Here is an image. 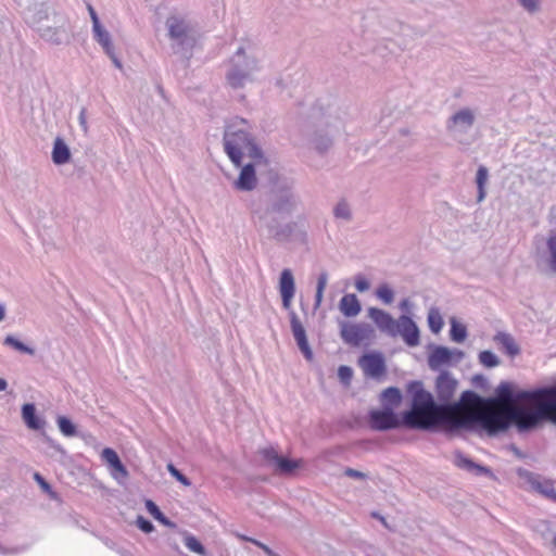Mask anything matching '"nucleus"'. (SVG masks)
<instances>
[{
    "instance_id": "f257e3e1",
    "label": "nucleus",
    "mask_w": 556,
    "mask_h": 556,
    "mask_svg": "<svg viewBox=\"0 0 556 556\" xmlns=\"http://www.w3.org/2000/svg\"><path fill=\"white\" fill-rule=\"evenodd\" d=\"M481 402V396L468 390L462 393L458 402L438 404L430 392L419 389L413 394L410 409L402 414V422L410 429L472 431L475 405Z\"/></svg>"
},
{
    "instance_id": "f03ea898",
    "label": "nucleus",
    "mask_w": 556,
    "mask_h": 556,
    "mask_svg": "<svg viewBox=\"0 0 556 556\" xmlns=\"http://www.w3.org/2000/svg\"><path fill=\"white\" fill-rule=\"evenodd\" d=\"M245 119L237 118L227 125L224 134V149L231 162L240 166L242 155L248 153L253 159H262V151L254 144Z\"/></svg>"
},
{
    "instance_id": "7ed1b4c3",
    "label": "nucleus",
    "mask_w": 556,
    "mask_h": 556,
    "mask_svg": "<svg viewBox=\"0 0 556 556\" xmlns=\"http://www.w3.org/2000/svg\"><path fill=\"white\" fill-rule=\"evenodd\" d=\"M166 27L174 53L189 59L198 41V31L194 26L185 17L172 15L166 20Z\"/></svg>"
},
{
    "instance_id": "20e7f679",
    "label": "nucleus",
    "mask_w": 556,
    "mask_h": 556,
    "mask_svg": "<svg viewBox=\"0 0 556 556\" xmlns=\"http://www.w3.org/2000/svg\"><path fill=\"white\" fill-rule=\"evenodd\" d=\"M257 70V61L248 58L243 48H239L231 59V67L227 74L228 83L233 88L242 87Z\"/></svg>"
},
{
    "instance_id": "39448f33",
    "label": "nucleus",
    "mask_w": 556,
    "mask_h": 556,
    "mask_svg": "<svg viewBox=\"0 0 556 556\" xmlns=\"http://www.w3.org/2000/svg\"><path fill=\"white\" fill-rule=\"evenodd\" d=\"M477 119V110L468 106L457 110L446 122L450 135L460 143H464L469 130Z\"/></svg>"
},
{
    "instance_id": "423d86ee",
    "label": "nucleus",
    "mask_w": 556,
    "mask_h": 556,
    "mask_svg": "<svg viewBox=\"0 0 556 556\" xmlns=\"http://www.w3.org/2000/svg\"><path fill=\"white\" fill-rule=\"evenodd\" d=\"M464 357V352L458 349L431 345L428 355V366L431 370H439L442 366L459 363Z\"/></svg>"
},
{
    "instance_id": "0eeeda50",
    "label": "nucleus",
    "mask_w": 556,
    "mask_h": 556,
    "mask_svg": "<svg viewBox=\"0 0 556 556\" xmlns=\"http://www.w3.org/2000/svg\"><path fill=\"white\" fill-rule=\"evenodd\" d=\"M340 334L345 343L357 346L364 341L370 340L372 338L374 328L366 323H343L341 325Z\"/></svg>"
},
{
    "instance_id": "6e6552de",
    "label": "nucleus",
    "mask_w": 556,
    "mask_h": 556,
    "mask_svg": "<svg viewBox=\"0 0 556 556\" xmlns=\"http://www.w3.org/2000/svg\"><path fill=\"white\" fill-rule=\"evenodd\" d=\"M299 203V197L290 188H281L273 194L268 207L276 214L289 215L295 211Z\"/></svg>"
},
{
    "instance_id": "1a4fd4ad",
    "label": "nucleus",
    "mask_w": 556,
    "mask_h": 556,
    "mask_svg": "<svg viewBox=\"0 0 556 556\" xmlns=\"http://www.w3.org/2000/svg\"><path fill=\"white\" fill-rule=\"evenodd\" d=\"M369 424L375 430L386 431L403 426L400 418L391 408L375 409L369 413Z\"/></svg>"
},
{
    "instance_id": "9d476101",
    "label": "nucleus",
    "mask_w": 556,
    "mask_h": 556,
    "mask_svg": "<svg viewBox=\"0 0 556 556\" xmlns=\"http://www.w3.org/2000/svg\"><path fill=\"white\" fill-rule=\"evenodd\" d=\"M400 336L406 345L414 348L420 342V332L416 323L407 315H401L396 319L394 338Z\"/></svg>"
},
{
    "instance_id": "9b49d317",
    "label": "nucleus",
    "mask_w": 556,
    "mask_h": 556,
    "mask_svg": "<svg viewBox=\"0 0 556 556\" xmlns=\"http://www.w3.org/2000/svg\"><path fill=\"white\" fill-rule=\"evenodd\" d=\"M517 475L521 480L527 482L534 491L547 497H556L555 489L551 480L542 478L540 475L531 472L523 468H519L517 470Z\"/></svg>"
},
{
    "instance_id": "f8f14e48",
    "label": "nucleus",
    "mask_w": 556,
    "mask_h": 556,
    "mask_svg": "<svg viewBox=\"0 0 556 556\" xmlns=\"http://www.w3.org/2000/svg\"><path fill=\"white\" fill-rule=\"evenodd\" d=\"M262 159H254V163H249L241 168L240 175L235 182L236 189L240 191H251L256 187V167L262 164Z\"/></svg>"
},
{
    "instance_id": "ddd939ff",
    "label": "nucleus",
    "mask_w": 556,
    "mask_h": 556,
    "mask_svg": "<svg viewBox=\"0 0 556 556\" xmlns=\"http://www.w3.org/2000/svg\"><path fill=\"white\" fill-rule=\"evenodd\" d=\"M367 312L380 332L394 338L396 320L388 312L377 307H369Z\"/></svg>"
},
{
    "instance_id": "4468645a",
    "label": "nucleus",
    "mask_w": 556,
    "mask_h": 556,
    "mask_svg": "<svg viewBox=\"0 0 556 556\" xmlns=\"http://www.w3.org/2000/svg\"><path fill=\"white\" fill-rule=\"evenodd\" d=\"M457 381L447 371H442L435 381V390L439 401L441 404H451L450 400L454 396L456 391Z\"/></svg>"
},
{
    "instance_id": "2eb2a0df",
    "label": "nucleus",
    "mask_w": 556,
    "mask_h": 556,
    "mask_svg": "<svg viewBox=\"0 0 556 556\" xmlns=\"http://www.w3.org/2000/svg\"><path fill=\"white\" fill-rule=\"evenodd\" d=\"M358 364L365 376L371 378L380 377L386 370L384 359L379 353H368L363 355L359 358Z\"/></svg>"
},
{
    "instance_id": "dca6fc26",
    "label": "nucleus",
    "mask_w": 556,
    "mask_h": 556,
    "mask_svg": "<svg viewBox=\"0 0 556 556\" xmlns=\"http://www.w3.org/2000/svg\"><path fill=\"white\" fill-rule=\"evenodd\" d=\"M274 214L276 213L269 207L265 210L255 208L252 212V218L255 226L260 229H266L270 237H274L276 229L280 225Z\"/></svg>"
},
{
    "instance_id": "f3484780",
    "label": "nucleus",
    "mask_w": 556,
    "mask_h": 556,
    "mask_svg": "<svg viewBox=\"0 0 556 556\" xmlns=\"http://www.w3.org/2000/svg\"><path fill=\"white\" fill-rule=\"evenodd\" d=\"M290 325H291L292 334L294 337V340H295L300 351L304 354V356L307 359H311L313 354H312V351H311V348H309V344L307 341L305 328L303 327L298 315L293 311L290 312Z\"/></svg>"
},
{
    "instance_id": "a211bd4d",
    "label": "nucleus",
    "mask_w": 556,
    "mask_h": 556,
    "mask_svg": "<svg viewBox=\"0 0 556 556\" xmlns=\"http://www.w3.org/2000/svg\"><path fill=\"white\" fill-rule=\"evenodd\" d=\"M279 292L283 308L290 309L295 293V282L292 271L288 268L283 269L280 274Z\"/></svg>"
},
{
    "instance_id": "6ab92c4d",
    "label": "nucleus",
    "mask_w": 556,
    "mask_h": 556,
    "mask_svg": "<svg viewBox=\"0 0 556 556\" xmlns=\"http://www.w3.org/2000/svg\"><path fill=\"white\" fill-rule=\"evenodd\" d=\"M38 31L43 40L53 45H61L68 38V29L65 27L64 23L56 27H39Z\"/></svg>"
},
{
    "instance_id": "aec40b11",
    "label": "nucleus",
    "mask_w": 556,
    "mask_h": 556,
    "mask_svg": "<svg viewBox=\"0 0 556 556\" xmlns=\"http://www.w3.org/2000/svg\"><path fill=\"white\" fill-rule=\"evenodd\" d=\"M454 464L458 468L471 472L476 476L491 475V470L488 467L476 464L472 459L460 452L455 453Z\"/></svg>"
},
{
    "instance_id": "412c9836",
    "label": "nucleus",
    "mask_w": 556,
    "mask_h": 556,
    "mask_svg": "<svg viewBox=\"0 0 556 556\" xmlns=\"http://www.w3.org/2000/svg\"><path fill=\"white\" fill-rule=\"evenodd\" d=\"M339 309L345 317H355L361 313L362 305L354 293H348L341 298Z\"/></svg>"
},
{
    "instance_id": "4be33fe9",
    "label": "nucleus",
    "mask_w": 556,
    "mask_h": 556,
    "mask_svg": "<svg viewBox=\"0 0 556 556\" xmlns=\"http://www.w3.org/2000/svg\"><path fill=\"white\" fill-rule=\"evenodd\" d=\"M22 418L31 430H40L45 425V421L36 415V407L31 403L22 406Z\"/></svg>"
},
{
    "instance_id": "5701e85b",
    "label": "nucleus",
    "mask_w": 556,
    "mask_h": 556,
    "mask_svg": "<svg viewBox=\"0 0 556 556\" xmlns=\"http://www.w3.org/2000/svg\"><path fill=\"white\" fill-rule=\"evenodd\" d=\"M71 159V151L63 139L56 138L52 149V161L55 165L66 164Z\"/></svg>"
},
{
    "instance_id": "b1692460",
    "label": "nucleus",
    "mask_w": 556,
    "mask_h": 556,
    "mask_svg": "<svg viewBox=\"0 0 556 556\" xmlns=\"http://www.w3.org/2000/svg\"><path fill=\"white\" fill-rule=\"evenodd\" d=\"M101 457L109 466H111L115 471H117L123 478L127 477L128 472H127L125 466L123 465V463L121 462L117 453L113 448L105 447L101 453Z\"/></svg>"
},
{
    "instance_id": "393cba45",
    "label": "nucleus",
    "mask_w": 556,
    "mask_h": 556,
    "mask_svg": "<svg viewBox=\"0 0 556 556\" xmlns=\"http://www.w3.org/2000/svg\"><path fill=\"white\" fill-rule=\"evenodd\" d=\"M494 341L511 357L518 355L520 352L515 339L509 333L497 332L494 337Z\"/></svg>"
},
{
    "instance_id": "a878e982",
    "label": "nucleus",
    "mask_w": 556,
    "mask_h": 556,
    "mask_svg": "<svg viewBox=\"0 0 556 556\" xmlns=\"http://www.w3.org/2000/svg\"><path fill=\"white\" fill-rule=\"evenodd\" d=\"M496 397L497 401L502 403V406L515 404L514 402L519 401L517 399V393H514L511 386L508 382H501L498 384L496 388ZM498 407H501V405Z\"/></svg>"
},
{
    "instance_id": "bb28decb",
    "label": "nucleus",
    "mask_w": 556,
    "mask_h": 556,
    "mask_svg": "<svg viewBox=\"0 0 556 556\" xmlns=\"http://www.w3.org/2000/svg\"><path fill=\"white\" fill-rule=\"evenodd\" d=\"M92 31H93L94 39L99 42V45L102 46V48L104 49L105 53L108 55H112L113 45H112L111 36H110L109 31H106L102 27L101 24H99V27L93 26L92 27Z\"/></svg>"
},
{
    "instance_id": "cd10ccee",
    "label": "nucleus",
    "mask_w": 556,
    "mask_h": 556,
    "mask_svg": "<svg viewBox=\"0 0 556 556\" xmlns=\"http://www.w3.org/2000/svg\"><path fill=\"white\" fill-rule=\"evenodd\" d=\"M489 179V170L485 166L481 165L478 167L477 175H476V184L478 188V197L477 201L480 203L485 199L486 191H485V185Z\"/></svg>"
},
{
    "instance_id": "c85d7f7f",
    "label": "nucleus",
    "mask_w": 556,
    "mask_h": 556,
    "mask_svg": "<svg viewBox=\"0 0 556 556\" xmlns=\"http://www.w3.org/2000/svg\"><path fill=\"white\" fill-rule=\"evenodd\" d=\"M29 548V544H12L7 541L0 540V555L2 556H16Z\"/></svg>"
},
{
    "instance_id": "c756f323",
    "label": "nucleus",
    "mask_w": 556,
    "mask_h": 556,
    "mask_svg": "<svg viewBox=\"0 0 556 556\" xmlns=\"http://www.w3.org/2000/svg\"><path fill=\"white\" fill-rule=\"evenodd\" d=\"M547 264L556 273V231H551L546 239Z\"/></svg>"
},
{
    "instance_id": "7c9ffc66",
    "label": "nucleus",
    "mask_w": 556,
    "mask_h": 556,
    "mask_svg": "<svg viewBox=\"0 0 556 556\" xmlns=\"http://www.w3.org/2000/svg\"><path fill=\"white\" fill-rule=\"evenodd\" d=\"M443 318L439 308L431 307L428 313V326L433 333H439L443 328Z\"/></svg>"
},
{
    "instance_id": "2f4dec72",
    "label": "nucleus",
    "mask_w": 556,
    "mask_h": 556,
    "mask_svg": "<svg viewBox=\"0 0 556 556\" xmlns=\"http://www.w3.org/2000/svg\"><path fill=\"white\" fill-rule=\"evenodd\" d=\"M295 227V223L280 224L273 238L278 241H287L293 236Z\"/></svg>"
},
{
    "instance_id": "473e14b6",
    "label": "nucleus",
    "mask_w": 556,
    "mask_h": 556,
    "mask_svg": "<svg viewBox=\"0 0 556 556\" xmlns=\"http://www.w3.org/2000/svg\"><path fill=\"white\" fill-rule=\"evenodd\" d=\"M333 216L337 219L350 222L352 219V212L350 204L345 200H340L333 207Z\"/></svg>"
},
{
    "instance_id": "72a5a7b5",
    "label": "nucleus",
    "mask_w": 556,
    "mask_h": 556,
    "mask_svg": "<svg viewBox=\"0 0 556 556\" xmlns=\"http://www.w3.org/2000/svg\"><path fill=\"white\" fill-rule=\"evenodd\" d=\"M3 343L8 346L13 348L14 350H16L21 353L28 354V355L35 354V350L33 348L26 345L25 343H23L22 341L16 339L14 336H11V334L7 336L4 338Z\"/></svg>"
},
{
    "instance_id": "f704fd0d",
    "label": "nucleus",
    "mask_w": 556,
    "mask_h": 556,
    "mask_svg": "<svg viewBox=\"0 0 556 556\" xmlns=\"http://www.w3.org/2000/svg\"><path fill=\"white\" fill-rule=\"evenodd\" d=\"M146 508L157 521L170 528L175 527V525L167 517L164 516V514L160 510V508L153 501L148 500L146 502Z\"/></svg>"
},
{
    "instance_id": "c9c22d12",
    "label": "nucleus",
    "mask_w": 556,
    "mask_h": 556,
    "mask_svg": "<svg viewBox=\"0 0 556 556\" xmlns=\"http://www.w3.org/2000/svg\"><path fill=\"white\" fill-rule=\"evenodd\" d=\"M313 144L317 151L325 152L332 144V136L330 134L323 135L317 131L313 138Z\"/></svg>"
},
{
    "instance_id": "e433bc0d",
    "label": "nucleus",
    "mask_w": 556,
    "mask_h": 556,
    "mask_svg": "<svg viewBox=\"0 0 556 556\" xmlns=\"http://www.w3.org/2000/svg\"><path fill=\"white\" fill-rule=\"evenodd\" d=\"M479 363L486 368H494L500 365V358L492 351H481L478 355Z\"/></svg>"
},
{
    "instance_id": "4c0bfd02",
    "label": "nucleus",
    "mask_w": 556,
    "mask_h": 556,
    "mask_svg": "<svg viewBox=\"0 0 556 556\" xmlns=\"http://www.w3.org/2000/svg\"><path fill=\"white\" fill-rule=\"evenodd\" d=\"M47 16H48V12L43 7H41L38 10L29 8L26 11L25 18H26L27 23L35 26L36 24L40 23L42 20L47 18Z\"/></svg>"
},
{
    "instance_id": "58836bf2",
    "label": "nucleus",
    "mask_w": 556,
    "mask_h": 556,
    "mask_svg": "<svg viewBox=\"0 0 556 556\" xmlns=\"http://www.w3.org/2000/svg\"><path fill=\"white\" fill-rule=\"evenodd\" d=\"M450 334L454 342L460 343L466 339L467 330L465 326L458 324L455 319H452Z\"/></svg>"
},
{
    "instance_id": "ea45409f",
    "label": "nucleus",
    "mask_w": 556,
    "mask_h": 556,
    "mask_svg": "<svg viewBox=\"0 0 556 556\" xmlns=\"http://www.w3.org/2000/svg\"><path fill=\"white\" fill-rule=\"evenodd\" d=\"M56 422H58V427H59L60 431L65 437H73V435L76 434V427L71 421V419H68L67 417L59 416L58 419H56Z\"/></svg>"
},
{
    "instance_id": "a19ab883",
    "label": "nucleus",
    "mask_w": 556,
    "mask_h": 556,
    "mask_svg": "<svg viewBox=\"0 0 556 556\" xmlns=\"http://www.w3.org/2000/svg\"><path fill=\"white\" fill-rule=\"evenodd\" d=\"M375 294L383 304L387 305L391 304L394 300V292L387 283L380 285Z\"/></svg>"
},
{
    "instance_id": "79ce46f5",
    "label": "nucleus",
    "mask_w": 556,
    "mask_h": 556,
    "mask_svg": "<svg viewBox=\"0 0 556 556\" xmlns=\"http://www.w3.org/2000/svg\"><path fill=\"white\" fill-rule=\"evenodd\" d=\"M300 466L299 462L280 456L276 463V469L281 473H290Z\"/></svg>"
},
{
    "instance_id": "37998d69",
    "label": "nucleus",
    "mask_w": 556,
    "mask_h": 556,
    "mask_svg": "<svg viewBox=\"0 0 556 556\" xmlns=\"http://www.w3.org/2000/svg\"><path fill=\"white\" fill-rule=\"evenodd\" d=\"M382 401L391 405H397L401 402L402 395L397 388L390 387L381 394Z\"/></svg>"
},
{
    "instance_id": "c03bdc74",
    "label": "nucleus",
    "mask_w": 556,
    "mask_h": 556,
    "mask_svg": "<svg viewBox=\"0 0 556 556\" xmlns=\"http://www.w3.org/2000/svg\"><path fill=\"white\" fill-rule=\"evenodd\" d=\"M185 545L188 549H190L191 552H194L197 554L204 555V553H205V548L202 545V543L198 539H195L193 535H187L185 538Z\"/></svg>"
},
{
    "instance_id": "a18cd8bd",
    "label": "nucleus",
    "mask_w": 556,
    "mask_h": 556,
    "mask_svg": "<svg viewBox=\"0 0 556 556\" xmlns=\"http://www.w3.org/2000/svg\"><path fill=\"white\" fill-rule=\"evenodd\" d=\"M354 286L358 292L363 293L369 290L370 282L363 274H357L354 276Z\"/></svg>"
},
{
    "instance_id": "49530a36",
    "label": "nucleus",
    "mask_w": 556,
    "mask_h": 556,
    "mask_svg": "<svg viewBox=\"0 0 556 556\" xmlns=\"http://www.w3.org/2000/svg\"><path fill=\"white\" fill-rule=\"evenodd\" d=\"M338 377L343 384L348 386L353 377V369L349 366L341 365L338 368Z\"/></svg>"
},
{
    "instance_id": "de8ad7c7",
    "label": "nucleus",
    "mask_w": 556,
    "mask_h": 556,
    "mask_svg": "<svg viewBox=\"0 0 556 556\" xmlns=\"http://www.w3.org/2000/svg\"><path fill=\"white\" fill-rule=\"evenodd\" d=\"M168 472L176 478L180 483H182L186 486H189L191 484L190 480L180 472L173 464L167 465Z\"/></svg>"
},
{
    "instance_id": "09e8293b",
    "label": "nucleus",
    "mask_w": 556,
    "mask_h": 556,
    "mask_svg": "<svg viewBox=\"0 0 556 556\" xmlns=\"http://www.w3.org/2000/svg\"><path fill=\"white\" fill-rule=\"evenodd\" d=\"M136 525L144 533H150L154 529L153 523L150 520H148L147 518L142 517V516H139L137 518Z\"/></svg>"
},
{
    "instance_id": "8fccbe9b",
    "label": "nucleus",
    "mask_w": 556,
    "mask_h": 556,
    "mask_svg": "<svg viewBox=\"0 0 556 556\" xmlns=\"http://www.w3.org/2000/svg\"><path fill=\"white\" fill-rule=\"evenodd\" d=\"M262 454H263V457L270 464L273 465H276V463L278 462V459L280 458V456L278 455V453L273 448V447H269V448H264L262 451Z\"/></svg>"
},
{
    "instance_id": "3c124183",
    "label": "nucleus",
    "mask_w": 556,
    "mask_h": 556,
    "mask_svg": "<svg viewBox=\"0 0 556 556\" xmlns=\"http://www.w3.org/2000/svg\"><path fill=\"white\" fill-rule=\"evenodd\" d=\"M240 539L243 541L251 542V543L255 544L256 546L261 547L266 554L273 555V551L267 545L261 543L260 541L248 538L245 535H240Z\"/></svg>"
},
{
    "instance_id": "603ef678",
    "label": "nucleus",
    "mask_w": 556,
    "mask_h": 556,
    "mask_svg": "<svg viewBox=\"0 0 556 556\" xmlns=\"http://www.w3.org/2000/svg\"><path fill=\"white\" fill-rule=\"evenodd\" d=\"M529 12H534L539 7V0H518Z\"/></svg>"
},
{
    "instance_id": "864d4df0",
    "label": "nucleus",
    "mask_w": 556,
    "mask_h": 556,
    "mask_svg": "<svg viewBox=\"0 0 556 556\" xmlns=\"http://www.w3.org/2000/svg\"><path fill=\"white\" fill-rule=\"evenodd\" d=\"M34 479L45 492H50L51 485L45 480V478L40 473L36 472L34 475Z\"/></svg>"
},
{
    "instance_id": "5fc2aeb1",
    "label": "nucleus",
    "mask_w": 556,
    "mask_h": 556,
    "mask_svg": "<svg viewBox=\"0 0 556 556\" xmlns=\"http://www.w3.org/2000/svg\"><path fill=\"white\" fill-rule=\"evenodd\" d=\"M327 282H328V275H327V273H325V271L320 273L318 278H317L316 290L325 291Z\"/></svg>"
},
{
    "instance_id": "6e6d98bb",
    "label": "nucleus",
    "mask_w": 556,
    "mask_h": 556,
    "mask_svg": "<svg viewBox=\"0 0 556 556\" xmlns=\"http://www.w3.org/2000/svg\"><path fill=\"white\" fill-rule=\"evenodd\" d=\"M345 475L350 478H355V479H363L365 478V473L358 471V470H355V469H352V468H348L345 470Z\"/></svg>"
},
{
    "instance_id": "4d7b16f0",
    "label": "nucleus",
    "mask_w": 556,
    "mask_h": 556,
    "mask_svg": "<svg viewBox=\"0 0 556 556\" xmlns=\"http://www.w3.org/2000/svg\"><path fill=\"white\" fill-rule=\"evenodd\" d=\"M88 11H89V14H90V18L92 21V27L93 26L99 27V24H101V23H100V20L98 17V14L94 11V9L91 5H88Z\"/></svg>"
},
{
    "instance_id": "13d9d810",
    "label": "nucleus",
    "mask_w": 556,
    "mask_h": 556,
    "mask_svg": "<svg viewBox=\"0 0 556 556\" xmlns=\"http://www.w3.org/2000/svg\"><path fill=\"white\" fill-rule=\"evenodd\" d=\"M79 125L84 129V131H87V117H86V109H81L79 116H78Z\"/></svg>"
},
{
    "instance_id": "bf43d9fd",
    "label": "nucleus",
    "mask_w": 556,
    "mask_h": 556,
    "mask_svg": "<svg viewBox=\"0 0 556 556\" xmlns=\"http://www.w3.org/2000/svg\"><path fill=\"white\" fill-rule=\"evenodd\" d=\"M323 298H324V291L316 290L315 303H314L315 308L320 306V304L323 302Z\"/></svg>"
},
{
    "instance_id": "052dcab7",
    "label": "nucleus",
    "mask_w": 556,
    "mask_h": 556,
    "mask_svg": "<svg viewBox=\"0 0 556 556\" xmlns=\"http://www.w3.org/2000/svg\"><path fill=\"white\" fill-rule=\"evenodd\" d=\"M472 382L476 386H483L486 382V378L484 376H482V375H476L472 378Z\"/></svg>"
},
{
    "instance_id": "680f3d73",
    "label": "nucleus",
    "mask_w": 556,
    "mask_h": 556,
    "mask_svg": "<svg viewBox=\"0 0 556 556\" xmlns=\"http://www.w3.org/2000/svg\"><path fill=\"white\" fill-rule=\"evenodd\" d=\"M110 59L113 61L114 65L117 67V68H122V64L119 62V60L116 58L115 53H114V48H112V55H109Z\"/></svg>"
},
{
    "instance_id": "e2e57ef3",
    "label": "nucleus",
    "mask_w": 556,
    "mask_h": 556,
    "mask_svg": "<svg viewBox=\"0 0 556 556\" xmlns=\"http://www.w3.org/2000/svg\"><path fill=\"white\" fill-rule=\"evenodd\" d=\"M400 308L402 311H408L409 308V301L407 299H404L401 303H400Z\"/></svg>"
},
{
    "instance_id": "0e129e2a",
    "label": "nucleus",
    "mask_w": 556,
    "mask_h": 556,
    "mask_svg": "<svg viewBox=\"0 0 556 556\" xmlns=\"http://www.w3.org/2000/svg\"><path fill=\"white\" fill-rule=\"evenodd\" d=\"M8 388V382L5 379L0 378V391H4Z\"/></svg>"
},
{
    "instance_id": "69168bd1",
    "label": "nucleus",
    "mask_w": 556,
    "mask_h": 556,
    "mask_svg": "<svg viewBox=\"0 0 556 556\" xmlns=\"http://www.w3.org/2000/svg\"><path fill=\"white\" fill-rule=\"evenodd\" d=\"M5 317V308L2 304H0V321H2Z\"/></svg>"
},
{
    "instance_id": "338daca9",
    "label": "nucleus",
    "mask_w": 556,
    "mask_h": 556,
    "mask_svg": "<svg viewBox=\"0 0 556 556\" xmlns=\"http://www.w3.org/2000/svg\"><path fill=\"white\" fill-rule=\"evenodd\" d=\"M46 493L50 496V498L58 500V494H56V492H54L52 490V488H50V492H46Z\"/></svg>"
},
{
    "instance_id": "774afa93",
    "label": "nucleus",
    "mask_w": 556,
    "mask_h": 556,
    "mask_svg": "<svg viewBox=\"0 0 556 556\" xmlns=\"http://www.w3.org/2000/svg\"><path fill=\"white\" fill-rule=\"evenodd\" d=\"M123 556H131L128 552L124 551L121 553Z\"/></svg>"
}]
</instances>
